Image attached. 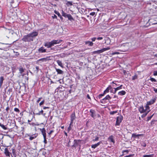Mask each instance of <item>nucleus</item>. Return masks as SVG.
Listing matches in <instances>:
<instances>
[{"instance_id":"nucleus-43","label":"nucleus","mask_w":157,"mask_h":157,"mask_svg":"<svg viewBox=\"0 0 157 157\" xmlns=\"http://www.w3.org/2000/svg\"><path fill=\"white\" fill-rule=\"evenodd\" d=\"M154 114H153L150 117H148V118H147V121H149V120H150L151 118L153 116Z\"/></svg>"},{"instance_id":"nucleus-23","label":"nucleus","mask_w":157,"mask_h":157,"mask_svg":"<svg viewBox=\"0 0 157 157\" xmlns=\"http://www.w3.org/2000/svg\"><path fill=\"white\" fill-rule=\"evenodd\" d=\"M48 60V59L47 58H42L39 59L38 60V61H40L41 62H46Z\"/></svg>"},{"instance_id":"nucleus-55","label":"nucleus","mask_w":157,"mask_h":157,"mask_svg":"<svg viewBox=\"0 0 157 157\" xmlns=\"http://www.w3.org/2000/svg\"><path fill=\"white\" fill-rule=\"evenodd\" d=\"M96 38V37H93L91 38V40L93 41H95Z\"/></svg>"},{"instance_id":"nucleus-8","label":"nucleus","mask_w":157,"mask_h":157,"mask_svg":"<svg viewBox=\"0 0 157 157\" xmlns=\"http://www.w3.org/2000/svg\"><path fill=\"white\" fill-rule=\"evenodd\" d=\"M28 136H29V140H32L35 138H36L38 136V134L37 133H35L32 135H28Z\"/></svg>"},{"instance_id":"nucleus-31","label":"nucleus","mask_w":157,"mask_h":157,"mask_svg":"<svg viewBox=\"0 0 157 157\" xmlns=\"http://www.w3.org/2000/svg\"><path fill=\"white\" fill-rule=\"evenodd\" d=\"M0 126H1L4 130H6L7 129V128L3 124H0Z\"/></svg>"},{"instance_id":"nucleus-42","label":"nucleus","mask_w":157,"mask_h":157,"mask_svg":"<svg viewBox=\"0 0 157 157\" xmlns=\"http://www.w3.org/2000/svg\"><path fill=\"white\" fill-rule=\"evenodd\" d=\"M44 139V142L45 144H46L47 143V141L46 139V137H43Z\"/></svg>"},{"instance_id":"nucleus-21","label":"nucleus","mask_w":157,"mask_h":157,"mask_svg":"<svg viewBox=\"0 0 157 157\" xmlns=\"http://www.w3.org/2000/svg\"><path fill=\"white\" fill-rule=\"evenodd\" d=\"M56 70L58 74H63V71L59 69L56 68Z\"/></svg>"},{"instance_id":"nucleus-6","label":"nucleus","mask_w":157,"mask_h":157,"mask_svg":"<svg viewBox=\"0 0 157 157\" xmlns=\"http://www.w3.org/2000/svg\"><path fill=\"white\" fill-rule=\"evenodd\" d=\"M22 40L25 41H33V40L32 39V37H31L28 34L26 36H24V37L22 38Z\"/></svg>"},{"instance_id":"nucleus-14","label":"nucleus","mask_w":157,"mask_h":157,"mask_svg":"<svg viewBox=\"0 0 157 157\" xmlns=\"http://www.w3.org/2000/svg\"><path fill=\"white\" fill-rule=\"evenodd\" d=\"M75 113H73L71 116V123L73 122L75 118Z\"/></svg>"},{"instance_id":"nucleus-63","label":"nucleus","mask_w":157,"mask_h":157,"mask_svg":"<svg viewBox=\"0 0 157 157\" xmlns=\"http://www.w3.org/2000/svg\"><path fill=\"white\" fill-rule=\"evenodd\" d=\"M113 98H117V99H118V97L116 95H114V97H113Z\"/></svg>"},{"instance_id":"nucleus-59","label":"nucleus","mask_w":157,"mask_h":157,"mask_svg":"<svg viewBox=\"0 0 157 157\" xmlns=\"http://www.w3.org/2000/svg\"><path fill=\"white\" fill-rule=\"evenodd\" d=\"M132 156V155H127V156H125L124 157H130Z\"/></svg>"},{"instance_id":"nucleus-12","label":"nucleus","mask_w":157,"mask_h":157,"mask_svg":"<svg viewBox=\"0 0 157 157\" xmlns=\"http://www.w3.org/2000/svg\"><path fill=\"white\" fill-rule=\"evenodd\" d=\"M19 72V75L21 76V74L24 71L25 68H23L22 67H19L18 68Z\"/></svg>"},{"instance_id":"nucleus-45","label":"nucleus","mask_w":157,"mask_h":157,"mask_svg":"<svg viewBox=\"0 0 157 157\" xmlns=\"http://www.w3.org/2000/svg\"><path fill=\"white\" fill-rule=\"evenodd\" d=\"M153 75L154 76L157 75V71H154L153 72Z\"/></svg>"},{"instance_id":"nucleus-4","label":"nucleus","mask_w":157,"mask_h":157,"mask_svg":"<svg viewBox=\"0 0 157 157\" xmlns=\"http://www.w3.org/2000/svg\"><path fill=\"white\" fill-rule=\"evenodd\" d=\"M82 141V140H75L74 141V144L72 146V147L75 148L78 146H79L80 147H81L80 144L81 143V142Z\"/></svg>"},{"instance_id":"nucleus-3","label":"nucleus","mask_w":157,"mask_h":157,"mask_svg":"<svg viewBox=\"0 0 157 157\" xmlns=\"http://www.w3.org/2000/svg\"><path fill=\"white\" fill-rule=\"evenodd\" d=\"M123 119V117L121 115L117 117L116 119V121L115 124V126H118L121 123Z\"/></svg>"},{"instance_id":"nucleus-5","label":"nucleus","mask_w":157,"mask_h":157,"mask_svg":"<svg viewBox=\"0 0 157 157\" xmlns=\"http://www.w3.org/2000/svg\"><path fill=\"white\" fill-rule=\"evenodd\" d=\"M111 98H112L109 95H107L105 98L100 100V102L102 104H104L106 102V100H109L111 99Z\"/></svg>"},{"instance_id":"nucleus-29","label":"nucleus","mask_w":157,"mask_h":157,"mask_svg":"<svg viewBox=\"0 0 157 157\" xmlns=\"http://www.w3.org/2000/svg\"><path fill=\"white\" fill-rule=\"evenodd\" d=\"M43 110H41V111H39L38 113H35V114L36 115H39L41 114H43Z\"/></svg>"},{"instance_id":"nucleus-41","label":"nucleus","mask_w":157,"mask_h":157,"mask_svg":"<svg viewBox=\"0 0 157 157\" xmlns=\"http://www.w3.org/2000/svg\"><path fill=\"white\" fill-rule=\"evenodd\" d=\"M119 54V52H114L112 53H111V54L112 55H114L115 54Z\"/></svg>"},{"instance_id":"nucleus-1","label":"nucleus","mask_w":157,"mask_h":157,"mask_svg":"<svg viewBox=\"0 0 157 157\" xmlns=\"http://www.w3.org/2000/svg\"><path fill=\"white\" fill-rule=\"evenodd\" d=\"M62 41L61 40H53L51 42L45 43L44 46L47 48H49L55 44H59Z\"/></svg>"},{"instance_id":"nucleus-51","label":"nucleus","mask_w":157,"mask_h":157,"mask_svg":"<svg viewBox=\"0 0 157 157\" xmlns=\"http://www.w3.org/2000/svg\"><path fill=\"white\" fill-rule=\"evenodd\" d=\"M54 131L53 130H52L50 131V132H49L48 133V134L49 135H50V134H52L54 132Z\"/></svg>"},{"instance_id":"nucleus-50","label":"nucleus","mask_w":157,"mask_h":157,"mask_svg":"<svg viewBox=\"0 0 157 157\" xmlns=\"http://www.w3.org/2000/svg\"><path fill=\"white\" fill-rule=\"evenodd\" d=\"M99 139V137H96L95 138V139L94 140V141H97Z\"/></svg>"},{"instance_id":"nucleus-37","label":"nucleus","mask_w":157,"mask_h":157,"mask_svg":"<svg viewBox=\"0 0 157 157\" xmlns=\"http://www.w3.org/2000/svg\"><path fill=\"white\" fill-rule=\"evenodd\" d=\"M143 157H152L153 155H144L143 156Z\"/></svg>"},{"instance_id":"nucleus-16","label":"nucleus","mask_w":157,"mask_h":157,"mask_svg":"<svg viewBox=\"0 0 157 157\" xmlns=\"http://www.w3.org/2000/svg\"><path fill=\"white\" fill-rule=\"evenodd\" d=\"M4 153L6 156H10V152H9L8 148H5Z\"/></svg>"},{"instance_id":"nucleus-26","label":"nucleus","mask_w":157,"mask_h":157,"mask_svg":"<svg viewBox=\"0 0 157 157\" xmlns=\"http://www.w3.org/2000/svg\"><path fill=\"white\" fill-rule=\"evenodd\" d=\"M67 17L68 18V20L70 21H71L72 20H73V18L72 16L70 14H68V15L67 16Z\"/></svg>"},{"instance_id":"nucleus-38","label":"nucleus","mask_w":157,"mask_h":157,"mask_svg":"<svg viewBox=\"0 0 157 157\" xmlns=\"http://www.w3.org/2000/svg\"><path fill=\"white\" fill-rule=\"evenodd\" d=\"M45 101L44 100H43V101H42L40 103L39 105L40 106H41L43 104H44Z\"/></svg>"},{"instance_id":"nucleus-53","label":"nucleus","mask_w":157,"mask_h":157,"mask_svg":"<svg viewBox=\"0 0 157 157\" xmlns=\"http://www.w3.org/2000/svg\"><path fill=\"white\" fill-rule=\"evenodd\" d=\"M153 88L154 91L155 92V93H157V89L155 88L154 87H153Z\"/></svg>"},{"instance_id":"nucleus-54","label":"nucleus","mask_w":157,"mask_h":157,"mask_svg":"<svg viewBox=\"0 0 157 157\" xmlns=\"http://www.w3.org/2000/svg\"><path fill=\"white\" fill-rule=\"evenodd\" d=\"M36 69L37 71V72H38L39 71V67L38 66H36Z\"/></svg>"},{"instance_id":"nucleus-48","label":"nucleus","mask_w":157,"mask_h":157,"mask_svg":"<svg viewBox=\"0 0 157 157\" xmlns=\"http://www.w3.org/2000/svg\"><path fill=\"white\" fill-rule=\"evenodd\" d=\"M114 90H115L117 91L118 90L121 89L120 87H118L116 88H114Z\"/></svg>"},{"instance_id":"nucleus-56","label":"nucleus","mask_w":157,"mask_h":157,"mask_svg":"<svg viewBox=\"0 0 157 157\" xmlns=\"http://www.w3.org/2000/svg\"><path fill=\"white\" fill-rule=\"evenodd\" d=\"M53 18H57V16L56 15H54V16H52Z\"/></svg>"},{"instance_id":"nucleus-58","label":"nucleus","mask_w":157,"mask_h":157,"mask_svg":"<svg viewBox=\"0 0 157 157\" xmlns=\"http://www.w3.org/2000/svg\"><path fill=\"white\" fill-rule=\"evenodd\" d=\"M49 107H44L43 108V109H49Z\"/></svg>"},{"instance_id":"nucleus-60","label":"nucleus","mask_w":157,"mask_h":157,"mask_svg":"<svg viewBox=\"0 0 157 157\" xmlns=\"http://www.w3.org/2000/svg\"><path fill=\"white\" fill-rule=\"evenodd\" d=\"M9 107L8 106L6 109V110L7 112H8V111L9 110Z\"/></svg>"},{"instance_id":"nucleus-49","label":"nucleus","mask_w":157,"mask_h":157,"mask_svg":"<svg viewBox=\"0 0 157 157\" xmlns=\"http://www.w3.org/2000/svg\"><path fill=\"white\" fill-rule=\"evenodd\" d=\"M107 88L109 90H112V88L111 86H109Z\"/></svg>"},{"instance_id":"nucleus-19","label":"nucleus","mask_w":157,"mask_h":157,"mask_svg":"<svg viewBox=\"0 0 157 157\" xmlns=\"http://www.w3.org/2000/svg\"><path fill=\"white\" fill-rule=\"evenodd\" d=\"M126 94V92L124 90H122L119 92L118 93V94L120 96H123L125 95Z\"/></svg>"},{"instance_id":"nucleus-17","label":"nucleus","mask_w":157,"mask_h":157,"mask_svg":"<svg viewBox=\"0 0 157 157\" xmlns=\"http://www.w3.org/2000/svg\"><path fill=\"white\" fill-rule=\"evenodd\" d=\"M101 143V142L100 141V142H98L96 144H95L92 145L91 146V147L94 149V148H96Z\"/></svg>"},{"instance_id":"nucleus-10","label":"nucleus","mask_w":157,"mask_h":157,"mask_svg":"<svg viewBox=\"0 0 157 157\" xmlns=\"http://www.w3.org/2000/svg\"><path fill=\"white\" fill-rule=\"evenodd\" d=\"M46 49H44L43 47H41L38 49V52L40 53H43L46 52Z\"/></svg>"},{"instance_id":"nucleus-39","label":"nucleus","mask_w":157,"mask_h":157,"mask_svg":"<svg viewBox=\"0 0 157 157\" xmlns=\"http://www.w3.org/2000/svg\"><path fill=\"white\" fill-rule=\"evenodd\" d=\"M55 13L59 17L60 16V13L58 12L57 11H55Z\"/></svg>"},{"instance_id":"nucleus-22","label":"nucleus","mask_w":157,"mask_h":157,"mask_svg":"<svg viewBox=\"0 0 157 157\" xmlns=\"http://www.w3.org/2000/svg\"><path fill=\"white\" fill-rule=\"evenodd\" d=\"M56 62H57L58 65L60 66L61 67H63V64L61 61H60L59 60H57L56 61Z\"/></svg>"},{"instance_id":"nucleus-57","label":"nucleus","mask_w":157,"mask_h":157,"mask_svg":"<svg viewBox=\"0 0 157 157\" xmlns=\"http://www.w3.org/2000/svg\"><path fill=\"white\" fill-rule=\"evenodd\" d=\"M117 91L115 90H114V91H113V92L111 91V93H112L113 94H115L116 93Z\"/></svg>"},{"instance_id":"nucleus-20","label":"nucleus","mask_w":157,"mask_h":157,"mask_svg":"<svg viewBox=\"0 0 157 157\" xmlns=\"http://www.w3.org/2000/svg\"><path fill=\"white\" fill-rule=\"evenodd\" d=\"M4 80V78L3 77L1 76L0 78V87L1 88L2 87V86L3 81Z\"/></svg>"},{"instance_id":"nucleus-44","label":"nucleus","mask_w":157,"mask_h":157,"mask_svg":"<svg viewBox=\"0 0 157 157\" xmlns=\"http://www.w3.org/2000/svg\"><path fill=\"white\" fill-rule=\"evenodd\" d=\"M137 78V76L136 75H134V76L132 77V79L135 80Z\"/></svg>"},{"instance_id":"nucleus-40","label":"nucleus","mask_w":157,"mask_h":157,"mask_svg":"<svg viewBox=\"0 0 157 157\" xmlns=\"http://www.w3.org/2000/svg\"><path fill=\"white\" fill-rule=\"evenodd\" d=\"M14 110V111L16 112H19L20 111L19 109L17 108H15Z\"/></svg>"},{"instance_id":"nucleus-28","label":"nucleus","mask_w":157,"mask_h":157,"mask_svg":"<svg viewBox=\"0 0 157 157\" xmlns=\"http://www.w3.org/2000/svg\"><path fill=\"white\" fill-rule=\"evenodd\" d=\"M62 16L64 17H67V16L68 15V14L64 13L63 10H62Z\"/></svg>"},{"instance_id":"nucleus-36","label":"nucleus","mask_w":157,"mask_h":157,"mask_svg":"<svg viewBox=\"0 0 157 157\" xmlns=\"http://www.w3.org/2000/svg\"><path fill=\"white\" fill-rule=\"evenodd\" d=\"M150 110H149V111H148L147 112V113H146L145 114H143L142 115L141 117L143 118L144 117H145L147 115V114L150 112Z\"/></svg>"},{"instance_id":"nucleus-7","label":"nucleus","mask_w":157,"mask_h":157,"mask_svg":"<svg viewBox=\"0 0 157 157\" xmlns=\"http://www.w3.org/2000/svg\"><path fill=\"white\" fill-rule=\"evenodd\" d=\"M156 98L155 97L151 99L150 101L147 102V104L148 105H151L153 104L155 102L156 100Z\"/></svg>"},{"instance_id":"nucleus-2","label":"nucleus","mask_w":157,"mask_h":157,"mask_svg":"<svg viewBox=\"0 0 157 157\" xmlns=\"http://www.w3.org/2000/svg\"><path fill=\"white\" fill-rule=\"evenodd\" d=\"M110 49V48L109 47H107V48H104L101 49L94 51L93 52V53L94 54H99L102 53L105 51L109 50Z\"/></svg>"},{"instance_id":"nucleus-52","label":"nucleus","mask_w":157,"mask_h":157,"mask_svg":"<svg viewBox=\"0 0 157 157\" xmlns=\"http://www.w3.org/2000/svg\"><path fill=\"white\" fill-rule=\"evenodd\" d=\"M103 38L102 37H98L97 39L98 40H101L103 39Z\"/></svg>"},{"instance_id":"nucleus-24","label":"nucleus","mask_w":157,"mask_h":157,"mask_svg":"<svg viewBox=\"0 0 157 157\" xmlns=\"http://www.w3.org/2000/svg\"><path fill=\"white\" fill-rule=\"evenodd\" d=\"M85 44L86 45H88L92 46L93 45V43L92 42L90 41H87L85 42Z\"/></svg>"},{"instance_id":"nucleus-34","label":"nucleus","mask_w":157,"mask_h":157,"mask_svg":"<svg viewBox=\"0 0 157 157\" xmlns=\"http://www.w3.org/2000/svg\"><path fill=\"white\" fill-rule=\"evenodd\" d=\"M150 80L152 82H156V80L155 78H153L151 77L150 79Z\"/></svg>"},{"instance_id":"nucleus-47","label":"nucleus","mask_w":157,"mask_h":157,"mask_svg":"<svg viewBox=\"0 0 157 157\" xmlns=\"http://www.w3.org/2000/svg\"><path fill=\"white\" fill-rule=\"evenodd\" d=\"M42 98H39L37 100L36 102L37 103H39V101H40L42 99Z\"/></svg>"},{"instance_id":"nucleus-11","label":"nucleus","mask_w":157,"mask_h":157,"mask_svg":"<svg viewBox=\"0 0 157 157\" xmlns=\"http://www.w3.org/2000/svg\"><path fill=\"white\" fill-rule=\"evenodd\" d=\"M40 131L41 132L43 137H46V130L45 128H40Z\"/></svg>"},{"instance_id":"nucleus-30","label":"nucleus","mask_w":157,"mask_h":157,"mask_svg":"<svg viewBox=\"0 0 157 157\" xmlns=\"http://www.w3.org/2000/svg\"><path fill=\"white\" fill-rule=\"evenodd\" d=\"M141 134H136L133 133L132 135V137L134 138H136L139 136H141Z\"/></svg>"},{"instance_id":"nucleus-32","label":"nucleus","mask_w":157,"mask_h":157,"mask_svg":"<svg viewBox=\"0 0 157 157\" xmlns=\"http://www.w3.org/2000/svg\"><path fill=\"white\" fill-rule=\"evenodd\" d=\"M117 113V111H111L110 112V114L111 115H113Z\"/></svg>"},{"instance_id":"nucleus-25","label":"nucleus","mask_w":157,"mask_h":157,"mask_svg":"<svg viewBox=\"0 0 157 157\" xmlns=\"http://www.w3.org/2000/svg\"><path fill=\"white\" fill-rule=\"evenodd\" d=\"M66 5L68 6H69L73 5L72 2L71 1H66Z\"/></svg>"},{"instance_id":"nucleus-18","label":"nucleus","mask_w":157,"mask_h":157,"mask_svg":"<svg viewBox=\"0 0 157 157\" xmlns=\"http://www.w3.org/2000/svg\"><path fill=\"white\" fill-rule=\"evenodd\" d=\"M108 139L110 142H113V143H114L115 141L113 139V136L112 135H111L108 138Z\"/></svg>"},{"instance_id":"nucleus-62","label":"nucleus","mask_w":157,"mask_h":157,"mask_svg":"<svg viewBox=\"0 0 157 157\" xmlns=\"http://www.w3.org/2000/svg\"><path fill=\"white\" fill-rule=\"evenodd\" d=\"M71 126H70V125H69V127L68 128V130L69 131L71 130Z\"/></svg>"},{"instance_id":"nucleus-33","label":"nucleus","mask_w":157,"mask_h":157,"mask_svg":"<svg viewBox=\"0 0 157 157\" xmlns=\"http://www.w3.org/2000/svg\"><path fill=\"white\" fill-rule=\"evenodd\" d=\"M104 94H105L104 93L103 94H100L98 96V98L99 99H100L102 96H103L104 95Z\"/></svg>"},{"instance_id":"nucleus-27","label":"nucleus","mask_w":157,"mask_h":157,"mask_svg":"<svg viewBox=\"0 0 157 157\" xmlns=\"http://www.w3.org/2000/svg\"><path fill=\"white\" fill-rule=\"evenodd\" d=\"M145 110L146 111H147V112L148 111L150 110L149 105H148L147 103L146 105L145 106Z\"/></svg>"},{"instance_id":"nucleus-46","label":"nucleus","mask_w":157,"mask_h":157,"mask_svg":"<svg viewBox=\"0 0 157 157\" xmlns=\"http://www.w3.org/2000/svg\"><path fill=\"white\" fill-rule=\"evenodd\" d=\"M95 12H91V13H90V14L91 15V16H94L95 15Z\"/></svg>"},{"instance_id":"nucleus-13","label":"nucleus","mask_w":157,"mask_h":157,"mask_svg":"<svg viewBox=\"0 0 157 157\" xmlns=\"http://www.w3.org/2000/svg\"><path fill=\"white\" fill-rule=\"evenodd\" d=\"M139 111L141 113H144L146 111L143 106H141L139 107Z\"/></svg>"},{"instance_id":"nucleus-61","label":"nucleus","mask_w":157,"mask_h":157,"mask_svg":"<svg viewBox=\"0 0 157 157\" xmlns=\"http://www.w3.org/2000/svg\"><path fill=\"white\" fill-rule=\"evenodd\" d=\"M87 97L88 99H90V98L89 94H87Z\"/></svg>"},{"instance_id":"nucleus-9","label":"nucleus","mask_w":157,"mask_h":157,"mask_svg":"<svg viewBox=\"0 0 157 157\" xmlns=\"http://www.w3.org/2000/svg\"><path fill=\"white\" fill-rule=\"evenodd\" d=\"M38 33L37 32H33L28 34L31 37L33 38L34 37L36 36H37Z\"/></svg>"},{"instance_id":"nucleus-64","label":"nucleus","mask_w":157,"mask_h":157,"mask_svg":"<svg viewBox=\"0 0 157 157\" xmlns=\"http://www.w3.org/2000/svg\"><path fill=\"white\" fill-rule=\"evenodd\" d=\"M64 54H61L60 55V56L61 57H63L64 56Z\"/></svg>"},{"instance_id":"nucleus-35","label":"nucleus","mask_w":157,"mask_h":157,"mask_svg":"<svg viewBox=\"0 0 157 157\" xmlns=\"http://www.w3.org/2000/svg\"><path fill=\"white\" fill-rule=\"evenodd\" d=\"M109 90H108V89L107 88L104 91V94H106L108 93L109 92Z\"/></svg>"},{"instance_id":"nucleus-15","label":"nucleus","mask_w":157,"mask_h":157,"mask_svg":"<svg viewBox=\"0 0 157 157\" xmlns=\"http://www.w3.org/2000/svg\"><path fill=\"white\" fill-rule=\"evenodd\" d=\"M90 112L91 113L90 116L91 117L93 118H94L96 116L95 111L93 109H90Z\"/></svg>"}]
</instances>
